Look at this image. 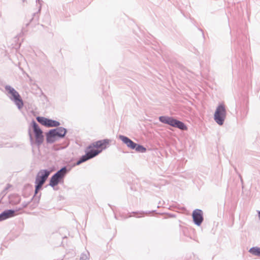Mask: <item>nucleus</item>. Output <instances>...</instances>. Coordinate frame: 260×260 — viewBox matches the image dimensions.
I'll return each mask as SVG.
<instances>
[{"label":"nucleus","instance_id":"obj_13","mask_svg":"<svg viewBox=\"0 0 260 260\" xmlns=\"http://www.w3.org/2000/svg\"><path fill=\"white\" fill-rule=\"evenodd\" d=\"M59 122L51 119H48L47 127H58L60 125Z\"/></svg>","mask_w":260,"mask_h":260},{"label":"nucleus","instance_id":"obj_23","mask_svg":"<svg viewBox=\"0 0 260 260\" xmlns=\"http://www.w3.org/2000/svg\"><path fill=\"white\" fill-rule=\"evenodd\" d=\"M238 175H239V178H240L241 182L243 183V179H242V176H241V174H239Z\"/></svg>","mask_w":260,"mask_h":260},{"label":"nucleus","instance_id":"obj_21","mask_svg":"<svg viewBox=\"0 0 260 260\" xmlns=\"http://www.w3.org/2000/svg\"><path fill=\"white\" fill-rule=\"evenodd\" d=\"M155 212V210H153L152 211H146V212H144V211H141L140 212H133L132 213L133 214H138V213H140L141 214H144V213H146V214H148V213H151V212Z\"/></svg>","mask_w":260,"mask_h":260},{"label":"nucleus","instance_id":"obj_29","mask_svg":"<svg viewBox=\"0 0 260 260\" xmlns=\"http://www.w3.org/2000/svg\"><path fill=\"white\" fill-rule=\"evenodd\" d=\"M26 205H25V204H23V207H26Z\"/></svg>","mask_w":260,"mask_h":260},{"label":"nucleus","instance_id":"obj_20","mask_svg":"<svg viewBox=\"0 0 260 260\" xmlns=\"http://www.w3.org/2000/svg\"><path fill=\"white\" fill-rule=\"evenodd\" d=\"M39 190L35 189V194L33 197V198H35V200H37L38 199V200L39 201L40 200V198L41 197V194L40 193L38 197H37V194L38 193Z\"/></svg>","mask_w":260,"mask_h":260},{"label":"nucleus","instance_id":"obj_9","mask_svg":"<svg viewBox=\"0 0 260 260\" xmlns=\"http://www.w3.org/2000/svg\"><path fill=\"white\" fill-rule=\"evenodd\" d=\"M192 216L194 223L198 226H200L204 220L203 213L201 209H195L192 212Z\"/></svg>","mask_w":260,"mask_h":260},{"label":"nucleus","instance_id":"obj_27","mask_svg":"<svg viewBox=\"0 0 260 260\" xmlns=\"http://www.w3.org/2000/svg\"><path fill=\"white\" fill-rule=\"evenodd\" d=\"M141 217V216H137V217H138V218H140Z\"/></svg>","mask_w":260,"mask_h":260},{"label":"nucleus","instance_id":"obj_24","mask_svg":"<svg viewBox=\"0 0 260 260\" xmlns=\"http://www.w3.org/2000/svg\"><path fill=\"white\" fill-rule=\"evenodd\" d=\"M258 216L259 219H260V211H258Z\"/></svg>","mask_w":260,"mask_h":260},{"label":"nucleus","instance_id":"obj_31","mask_svg":"<svg viewBox=\"0 0 260 260\" xmlns=\"http://www.w3.org/2000/svg\"><path fill=\"white\" fill-rule=\"evenodd\" d=\"M131 216H132V215H129V216H128V217H131Z\"/></svg>","mask_w":260,"mask_h":260},{"label":"nucleus","instance_id":"obj_1","mask_svg":"<svg viewBox=\"0 0 260 260\" xmlns=\"http://www.w3.org/2000/svg\"><path fill=\"white\" fill-rule=\"evenodd\" d=\"M67 133V129L63 127H57L50 129L46 135V141L48 143H53L56 141V138H63Z\"/></svg>","mask_w":260,"mask_h":260},{"label":"nucleus","instance_id":"obj_7","mask_svg":"<svg viewBox=\"0 0 260 260\" xmlns=\"http://www.w3.org/2000/svg\"><path fill=\"white\" fill-rule=\"evenodd\" d=\"M31 126L35 134L36 143L38 146H40L42 144L44 140L43 131L39 127L38 124L34 120H32L31 122Z\"/></svg>","mask_w":260,"mask_h":260},{"label":"nucleus","instance_id":"obj_16","mask_svg":"<svg viewBox=\"0 0 260 260\" xmlns=\"http://www.w3.org/2000/svg\"><path fill=\"white\" fill-rule=\"evenodd\" d=\"M48 119V118H47L41 116H38L36 118V119L39 123L46 127L47 125Z\"/></svg>","mask_w":260,"mask_h":260},{"label":"nucleus","instance_id":"obj_18","mask_svg":"<svg viewBox=\"0 0 260 260\" xmlns=\"http://www.w3.org/2000/svg\"><path fill=\"white\" fill-rule=\"evenodd\" d=\"M41 6H40L39 7V10H38V12H37V13H34L33 14V17L30 19V21H32L33 20L35 19L36 20H38V19H39V15H38V13L41 10Z\"/></svg>","mask_w":260,"mask_h":260},{"label":"nucleus","instance_id":"obj_25","mask_svg":"<svg viewBox=\"0 0 260 260\" xmlns=\"http://www.w3.org/2000/svg\"><path fill=\"white\" fill-rule=\"evenodd\" d=\"M37 2H38L39 3H40V0H37Z\"/></svg>","mask_w":260,"mask_h":260},{"label":"nucleus","instance_id":"obj_2","mask_svg":"<svg viewBox=\"0 0 260 260\" xmlns=\"http://www.w3.org/2000/svg\"><path fill=\"white\" fill-rule=\"evenodd\" d=\"M96 147L92 143L85 149V154L81 156L76 162V165H80L82 163L90 159L102 152V150L95 149Z\"/></svg>","mask_w":260,"mask_h":260},{"label":"nucleus","instance_id":"obj_3","mask_svg":"<svg viewBox=\"0 0 260 260\" xmlns=\"http://www.w3.org/2000/svg\"><path fill=\"white\" fill-rule=\"evenodd\" d=\"M158 119L159 121L161 123L167 124L182 131H186L187 129V127L183 122L175 119L173 117L161 116L159 117Z\"/></svg>","mask_w":260,"mask_h":260},{"label":"nucleus","instance_id":"obj_12","mask_svg":"<svg viewBox=\"0 0 260 260\" xmlns=\"http://www.w3.org/2000/svg\"><path fill=\"white\" fill-rule=\"evenodd\" d=\"M16 210L13 209L5 210L1 213L3 220L15 216Z\"/></svg>","mask_w":260,"mask_h":260},{"label":"nucleus","instance_id":"obj_28","mask_svg":"<svg viewBox=\"0 0 260 260\" xmlns=\"http://www.w3.org/2000/svg\"><path fill=\"white\" fill-rule=\"evenodd\" d=\"M23 2H25L26 0H22Z\"/></svg>","mask_w":260,"mask_h":260},{"label":"nucleus","instance_id":"obj_22","mask_svg":"<svg viewBox=\"0 0 260 260\" xmlns=\"http://www.w3.org/2000/svg\"><path fill=\"white\" fill-rule=\"evenodd\" d=\"M29 138H30V141L32 142L33 141V138H32V135L31 134V132H30V129H29Z\"/></svg>","mask_w":260,"mask_h":260},{"label":"nucleus","instance_id":"obj_4","mask_svg":"<svg viewBox=\"0 0 260 260\" xmlns=\"http://www.w3.org/2000/svg\"><path fill=\"white\" fill-rule=\"evenodd\" d=\"M5 88L9 94V99L14 103L18 109H21L23 107L24 104L19 93L10 85H6Z\"/></svg>","mask_w":260,"mask_h":260},{"label":"nucleus","instance_id":"obj_19","mask_svg":"<svg viewBox=\"0 0 260 260\" xmlns=\"http://www.w3.org/2000/svg\"><path fill=\"white\" fill-rule=\"evenodd\" d=\"M35 189L40 191V190L42 189L43 184H42L40 182H37L36 181H35Z\"/></svg>","mask_w":260,"mask_h":260},{"label":"nucleus","instance_id":"obj_10","mask_svg":"<svg viewBox=\"0 0 260 260\" xmlns=\"http://www.w3.org/2000/svg\"><path fill=\"white\" fill-rule=\"evenodd\" d=\"M110 141V140L105 139L97 141L92 143L94 144L97 149L102 150V151L103 150L106 149L109 147Z\"/></svg>","mask_w":260,"mask_h":260},{"label":"nucleus","instance_id":"obj_26","mask_svg":"<svg viewBox=\"0 0 260 260\" xmlns=\"http://www.w3.org/2000/svg\"><path fill=\"white\" fill-rule=\"evenodd\" d=\"M28 24H29V23H26V25L27 26V25H28Z\"/></svg>","mask_w":260,"mask_h":260},{"label":"nucleus","instance_id":"obj_11","mask_svg":"<svg viewBox=\"0 0 260 260\" xmlns=\"http://www.w3.org/2000/svg\"><path fill=\"white\" fill-rule=\"evenodd\" d=\"M119 139L122 141L123 143L126 144L127 147L128 148L133 149L136 146L135 142H133L131 139L128 138L126 136L123 135H119Z\"/></svg>","mask_w":260,"mask_h":260},{"label":"nucleus","instance_id":"obj_5","mask_svg":"<svg viewBox=\"0 0 260 260\" xmlns=\"http://www.w3.org/2000/svg\"><path fill=\"white\" fill-rule=\"evenodd\" d=\"M70 170H68L66 166L62 167L51 176L49 180V185L52 187H54L57 185L61 181L63 180Z\"/></svg>","mask_w":260,"mask_h":260},{"label":"nucleus","instance_id":"obj_6","mask_svg":"<svg viewBox=\"0 0 260 260\" xmlns=\"http://www.w3.org/2000/svg\"><path fill=\"white\" fill-rule=\"evenodd\" d=\"M226 114L225 106L223 104L219 105L214 114L215 121L219 125H223L226 117Z\"/></svg>","mask_w":260,"mask_h":260},{"label":"nucleus","instance_id":"obj_15","mask_svg":"<svg viewBox=\"0 0 260 260\" xmlns=\"http://www.w3.org/2000/svg\"><path fill=\"white\" fill-rule=\"evenodd\" d=\"M249 252L254 255L260 256V247H252L249 250Z\"/></svg>","mask_w":260,"mask_h":260},{"label":"nucleus","instance_id":"obj_17","mask_svg":"<svg viewBox=\"0 0 260 260\" xmlns=\"http://www.w3.org/2000/svg\"><path fill=\"white\" fill-rule=\"evenodd\" d=\"M89 252L88 251H86L85 252H83L81 253L80 257V260H87L89 258Z\"/></svg>","mask_w":260,"mask_h":260},{"label":"nucleus","instance_id":"obj_30","mask_svg":"<svg viewBox=\"0 0 260 260\" xmlns=\"http://www.w3.org/2000/svg\"><path fill=\"white\" fill-rule=\"evenodd\" d=\"M26 205H25V204H23V207H26Z\"/></svg>","mask_w":260,"mask_h":260},{"label":"nucleus","instance_id":"obj_14","mask_svg":"<svg viewBox=\"0 0 260 260\" xmlns=\"http://www.w3.org/2000/svg\"><path fill=\"white\" fill-rule=\"evenodd\" d=\"M133 150H135L139 153H145L147 150L144 146L138 143H136V146L134 148Z\"/></svg>","mask_w":260,"mask_h":260},{"label":"nucleus","instance_id":"obj_8","mask_svg":"<svg viewBox=\"0 0 260 260\" xmlns=\"http://www.w3.org/2000/svg\"><path fill=\"white\" fill-rule=\"evenodd\" d=\"M51 172V170H41L37 174L35 181L44 184Z\"/></svg>","mask_w":260,"mask_h":260},{"label":"nucleus","instance_id":"obj_32","mask_svg":"<svg viewBox=\"0 0 260 260\" xmlns=\"http://www.w3.org/2000/svg\"><path fill=\"white\" fill-rule=\"evenodd\" d=\"M2 147V145H0V148Z\"/></svg>","mask_w":260,"mask_h":260}]
</instances>
